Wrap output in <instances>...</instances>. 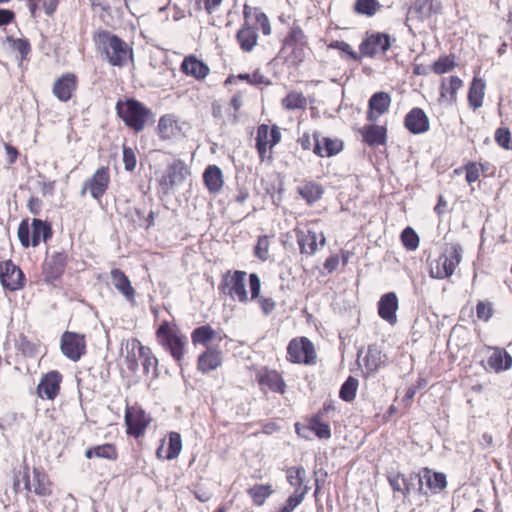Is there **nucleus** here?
I'll list each match as a JSON object with an SVG mask.
<instances>
[{
  "label": "nucleus",
  "mask_w": 512,
  "mask_h": 512,
  "mask_svg": "<svg viewBox=\"0 0 512 512\" xmlns=\"http://www.w3.org/2000/svg\"><path fill=\"white\" fill-rule=\"evenodd\" d=\"M92 40L111 66L124 67L133 61V48L116 34L99 29L93 33Z\"/></svg>",
  "instance_id": "obj_1"
},
{
  "label": "nucleus",
  "mask_w": 512,
  "mask_h": 512,
  "mask_svg": "<svg viewBox=\"0 0 512 512\" xmlns=\"http://www.w3.org/2000/svg\"><path fill=\"white\" fill-rule=\"evenodd\" d=\"M115 109L125 126L136 133L143 131L154 116L150 108L135 98L119 99Z\"/></svg>",
  "instance_id": "obj_2"
},
{
  "label": "nucleus",
  "mask_w": 512,
  "mask_h": 512,
  "mask_svg": "<svg viewBox=\"0 0 512 512\" xmlns=\"http://www.w3.org/2000/svg\"><path fill=\"white\" fill-rule=\"evenodd\" d=\"M155 336L158 344L181 366L186 354L188 340L178 326L165 320L157 328Z\"/></svg>",
  "instance_id": "obj_3"
},
{
  "label": "nucleus",
  "mask_w": 512,
  "mask_h": 512,
  "mask_svg": "<svg viewBox=\"0 0 512 512\" xmlns=\"http://www.w3.org/2000/svg\"><path fill=\"white\" fill-rule=\"evenodd\" d=\"M17 236L22 247H37L41 241L46 243L52 238L53 230L47 221L34 218L30 224L28 219H23L18 226Z\"/></svg>",
  "instance_id": "obj_4"
},
{
  "label": "nucleus",
  "mask_w": 512,
  "mask_h": 512,
  "mask_svg": "<svg viewBox=\"0 0 512 512\" xmlns=\"http://www.w3.org/2000/svg\"><path fill=\"white\" fill-rule=\"evenodd\" d=\"M127 347H130V350H128L126 355V362L129 370L133 372L137 370V358H139L144 374L149 375L151 373L153 377H158L159 362L150 347L143 345L137 338L131 339Z\"/></svg>",
  "instance_id": "obj_5"
},
{
  "label": "nucleus",
  "mask_w": 512,
  "mask_h": 512,
  "mask_svg": "<svg viewBox=\"0 0 512 512\" xmlns=\"http://www.w3.org/2000/svg\"><path fill=\"white\" fill-rule=\"evenodd\" d=\"M246 275L244 271H226L218 285L220 297L247 303L249 301V292L246 288Z\"/></svg>",
  "instance_id": "obj_6"
},
{
  "label": "nucleus",
  "mask_w": 512,
  "mask_h": 512,
  "mask_svg": "<svg viewBox=\"0 0 512 512\" xmlns=\"http://www.w3.org/2000/svg\"><path fill=\"white\" fill-rule=\"evenodd\" d=\"M153 422V417L140 404L125 405L124 425L128 437L136 440L145 437L146 432Z\"/></svg>",
  "instance_id": "obj_7"
},
{
  "label": "nucleus",
  "mask_w": 512,
  "mask_h": 512,
  "mask_svg": "<svg viewBox=\"0 0 512 512\" xmlns=\"http://www.w3.org/2000/svg\"><path fill=\"white\" fill-rule=\"evenodd\" d=\"M24 489L45 502L54 495L55 483L42 467H34L32 474L26 467L23 475Z\"/></svg>",
  "instance_id": "obj_8"
},
{
  "label": "nucleus",
  "mask_w": 512,
  "mask_h": 512,
  "mask_svg": "<svg viewBox=\"0 0 512 512\" xmlns=\"http://www.w3.org/2000/svg\"><path fill=\"white\" fill-rule=\"evenodd\" d=\"M307 46L308 41L304 31L294 23L283 41L281 53L287 62L292 65H299L306 57Z\"/></svg>",
  "instance_id": "obj_9"
},
{
  "label": "nucleus",
  "mask_w": 512,
  "mask_h": 512,
  "mask_svg": "<svg viewBox=\"0 0 512 512\" xmlns=\"http://www.w3.org/2000/svg\"><path fill=\"white\" fill-rule=\"evenodd\" d=\"M462 247L460 244H452L445 253L441 254L431 265L430 276L436 279L449 278L462 259Z\"/></svg>",
  "instance_id": "obj_10"
},
{
  "label": "nucleus",
  "mask_w": 512,
  "mask_h": 512,
  "mask_svg": "<svg viewBox=\"0 0 512 512\" xmlns=\"http://www.w3.org/2000/svg\"><path fill=\"white\" fill-rule=\"evenodd\" d=\"M110 183V168L108 166H100L83 182L81 195L84 196L86 193H89L93 199L101 201L107 193Z\"/></svg>",
  "instance_id": "obj_11"
},
{
  "label": "nucleus",
  "mask_w": 512,
  "mask_h": 512,
  "mask_svg": "<svg viewBox=\"0 0 512 512\" xmlns=\"http://www.w3.org/2000/svg\"><path fill=\"white\" fill-rule=\"evenodd\" d=\"M190 171L184 161L177 159L169 164L165 172L158 179V185L164 195L170 194L172 189L184 183Z\"/></svg>",
  "instance_id": "obj_12"
},
{
  "label": "nucleus",
  "mask_w": 512,
  "mask_h": 512,
  "mask_svg": "<svg viewBox=\"0 0 512 512\" xmlns=\"http://www.w3.org/2000/svg\"><path fill=\"white\" fill-rule=\"evenodd\" d=\"M62 354L73 362L79 361L87 352L86 335L73 331H65L60 338Z\"/></svg>",
  "instance_id": "obj_13"
},
{
  "label": "nucleus",
  "mask_w": 512,
  "mask_h": 512,
  "mask_svg": "<svg viewBox=\"0 0 512 512\" xmlns=\"http://www.w3.org/2000/svg\"><path fill=\"white\" fill-rule=\"evenodd\" d=\"M287 359L292 363L315 364L316 353L312 342L306 337L291 340L287 347Z\"/></svg>",
  "instance_id": "obj_14"
},
{
  "label": "nucleus",
  "mask_w": 512,
  "mask_h": 512,
  "mask_svg": "<svg viewBox=\"0 0 512 512\" xmlns=\"http://www.w3.org/2000/svg\"><path fill=\"white\" fill-rule=\"evenodd\" d=\"M63 378L58 370L44 373L36 387L37 396L42 400H55L60 395Z\"/></svg>",
  "instance_id": "obj_15"
},
{
  "label": "nucleus",
  "mask_w": 512,
  "mask_h": 512,
  "mask_svg": "<svg viewBox=\"0 0 512 512\" xmlns=\"http://www.w3.org/2000/svg\"><path fill=\"white\" fill-rule=\"evenodd\" d=\"M68 264V254L65 251L53 252L47 255L42 265V275L45 282L54 283L63 276Z\"/></svg>",
  "instance_id": "obj_16"
},
{
  "label": "nucleus",
  "mask_w": 512,
  "mask_h": 512,
  "mask_svg": "<svg viewBox=\"0 0 512 512\" xmlns=\"http://www.w3.org/2000/svg\"><path fill=\"white\" fill-rule=\"evenodd\" d=\"M0 282L10 291H16L24 286L25 276L22 270L12 260L0 262Z\"/></svg>",
  "instance_id": "obj_17"
},
{
  "label": "nucleus",
  "mask_w": 512,
  "mask_h": 512,
  "mask_svg": "<svg viewBox=\"0 0 512 512\" xmlns=\"http://www.w3.org/2000/svg\"><path fill=\"white\" fill-rule=\"evenodd\" d=\"M391 47V37L386 33L375 32L361 42L359 50L361 55L373 57L377 53L385 54Z\"/></svg>",
  "instance_id": "obj_18"
},
{
  "label": "nucleus",
  "mask_w": 512,
  "mask_h": 512,
  "mask_svg": "<svg viewBox=\"0 0 512 512\" xmlns=\"http://www.w3.org/2000/svg\"><path fill=\"white\" fill-rule=\"evenodd\" d=\"M78 88V77L73 72L63 73L52 87L53 95L61 102H68Z\"/></svg>",
  "instance_id": "obj_19"
},
{
  "label": "nucleus",
  "mask_w": 512,
  "mask_h": 512,
  "mask_svg": "<svg viewBox=\"0 0 512 512\" xmlns=\"http://www.w3.org/2000/svg\"><path fill=\"white\" fill-rule=\"evenodd\" d=\"M225 337L226 335L221 329L216 330L209 324L196 327L191 332L192 344L195 347L203 346L205 349H207V347H213L212 344L214 342H222Z\"/></svg>",
  "instance_id": "obj_20"
},
{
  "label": "nucleus",
  "mask_w": 512,
  "mask_h": 512,
  "mask_svg": "<svg viewBox=\"0 0 512 512\" xmlns=\"http://www.w3.org/2000/svg\"><path fill=\"white\" fill-rule=\"evenodd\" d=\"M243 15L245 23L237 32L236 39L243 51L250 52L256 45V28L249 22L252 15V7L244 5Z\"/></svg>",
  "instance_id": "obj_21"
},
{
  "label": "nucleus",
  "mask_w": 512,
  "mask_h": 512,
  "mask_svg": "<svg viewBox=\"0 0 512 512\" xmlns=\"http://www.w3.org/2000/svg\"><path fill=\"white\" fill-rule=\"evenodd\" d=\"M223 363V352L219 347H207L202 351L196 361L197 370L202 374H208L218 369Z\"/></svg>",
  "instance_id": "obj_22"
},
{
  "label": "nucleus",
  "mask_w": 512,
  "mask_h": 512,
  "mask_svg": "<svg viewBox=\"0 0 512 512\" xmlns=\"http://www.w3.org/2000/svg\"><path fill=\"white\" fill-rule=\"evenodd\" d=\"M180 71L187 77L202 81L209 75L210 68L196 55L189 54L183 58L180 64Z\"/></svg>",
  "instance_id": "obj_23"
},
{
  "label": "nucleus",
  "mask_w": 512,
  "mask_h": 512,
  "mask_svg": "<svg viewBox=\"0 0 512 512\" xmlns=\"http://www.w3.org/2000/svg\"><path fill=\"white\" fill-rule=\"evenodd\" d=\"M281 140V132L277 125L269 127L266 124L258 126V155L264 159L267 146L273 148Z\"/></svg>",
  "instance_id": "obj_24"
},
{
  "label": "nucleus",
  "mask_w": 512,
  "mask_h": 512,
  "mask_svg": "<svg viewBox=\"0 0 512 512\" xmlns=\"http://www.w3.org/2000/svg\"><path fill=\"white\" fill-rule=\"evenodd\" d=\"M313 152L319 157H332L343 149V142L322 136L320 133L313 134Z\"/></svg>",
  "instance_id": "obj_25"
},
{
  "label": "nucleus",
  "mask_w": 512,
  "mask_h": 512,
  "mask_svg": "<svg viewBox=\"0 0 512 512\" xmlns=\"http://www.w3.org/2000/svg\"><path fill=\"white\" fill-rule=\"evenodd\" d=\"M258 384L264 391L268 389L274 393L284 394L286 390V384L281 374L267 368L258 371Z\"/></svg>",
  "instance_id": "obj_26"
},
{
  "label": "nucleus",
  "mask_w": 512,
  "mask_h": 512,
  "mask_svg": "<svg viewBox=\"0 0 512 512\" xmlns=\"http://www.w3.org/2000/svg\"><path fill=\"white\" fill-rule=\"evenodd\" d=\"M406 129L412 134H422L429 130V118L423 109L415 107L411 109L404 119Z\"/></svg>",
  "instance_id": "obj_27"
},
{
  "label": "nucleus",
  "mask_w": 512,
  "mask_h": 512,
  "mask_svg": "<svg viewBox=\"0 0 512 512\" xmlns=\"http://www.w3.org/2000/svg\"><path fill=\"white\" fill-rule=\"evenodd\" d=\"M110 277L114 288L122 294L128 302L134 303L136 291L129 277L119 268H113L110 271Z\"/></svg>",
  "instance_id": "obj_28"
},
{
  "label": "nucleus",
  "mask_w": 512,
  "mask_h": 512,
  "mask_svg": "<svg viewBox=\"0 0 512 512\" xmlns=\"http://www.w3.org/2000/svg\"><path fill=\"white\" fill-rule=\"evenodd\" d=\"M391 104V97L386 92L374 93L368 102L367 119L370 122H375L379 116L386 113Z\"/></svg>",
  "instance_id": "obj_29"
},
{
  "label": "nucleus",
  "mask_w": 512,
  "mask_h": 512,
  "mask_svg": "<svg viewBox=\"0 0 512 512\" xmlns=\"http://www.w3.org/2000/svg\"><path fill=\"white\" fill-rule=\"evenodd\" d=\"M440 9L441 5L436 0H414L409 8L408 15L417 18L419 21H424L439 13Z\"/></svg>",
  "instance_id": "obj_30"
},
{
  "label": "nucleus",
  "mask_w": 512,
  "mask_h": 512,
  "mask_svg": "<svg viewBox=\"0 0 512 512\" xmlns=\"http://www.w3.org/2000/svg\"><path fill=\"white\" fill-rule=\"evenodd\" d=\"M398 309V298L394 292H388L381 296L378 302L379 316L390 324L397 321L396 311Z\"/></svg>",
  "instance_id": "obj_31"
},
{
  "label": "nucleus",
  "mask_w": 512,
  "mask_h": 512,
  "mask_svg": "<svg viewBox=\"0 0 512 512\" xmlns=\"http://www.w3.org/2000/svg\"><path fill=\"white\" fill-rule=\"evenodd\" d=\"M203 183L210 194H218L224 185L222 170L217 165H208L203 172Z\"/></svg>",
  "instance_id": "obj_32"
},
{
  "label": "nucleus",
  "mask_w": 512,
  "mask_h": 512,
  "mask_svg": "<svg viewBox=\"0 0 512 512\" xmlns=\"http://www.w3.org/2000/svg\"><path fill=\"white\" fill-rule=\"evenodd\" d=\"M182 450V438L178 432L168 434V447L164 453V441L156 450V457L160 460H174Z\"/></svg>",
  "instance_id": "obj_33"
},
{
  "label": "nucleus",
  "mask_w": 512,
  "mask_h": 512,
  "mask_svg": "<svg viewBox=\"0 0 512 512\" xmlns=\"http://www.w3.org/2000/svg\"><path fill=\"white\" fill-rule=\"evenodd\" d=\"M179 132L180 127L175 115L165 114L160 117L157 126V134L161 140H171L175 138Z\"/></svg>",
  "instance_id": "obj_34"
},
{
  "label": "nucleus",
  "mask_w": 512,
  "mask_h": 512,
  "mask_svg": "<svg viewBox=\"0 0 512 512\" xmlns=\"http://www.w3.org/2000/svg\"><path fill=\"white\" fill-rule=\"evenodd\" d=\"M87 459L101 458L109 461H116L119 457L118 449L114 443H104L88 448L85 451Z\"/></svg>",
  "instance_id": "obj_35"
},
{
  "label": "nucleus",
  "mask_w": 512,
  "mask_h": 512,
  "mask_svg": "<svg viewBox=\"0 0 512 512\" xmlns=\"http://www.w3.org/2000/svg\"><path fill=\"white\" fill-rule=\"evenodd\" d=\"M363 140L369 145V146H378L383 145L386 142V128L379 125H365L360 130Z\"/></svg>",
  "instance_id": "obj_36"
},
{
  "label": "nucleus",
  "mask_w": 512,
  "mask_h": 512,
  "mask_svg": "<svg viewBox=\"0 0 512 512\" xmlns=\"http://www.w3.org/2000/svg\"><path fill=\"white\" fill-rule=\"evenodd\" d=\"M423 485L433 493L444 490L447 486L446 475L441 472H433L429 468L422 469Z\"/></svg>",
  "instance_id": "obj_37"
},
{
  "label": "nucleus",
  "mask_w": 512,
  "mask_h": 512,
  "mask_svg": "<svg viewBox=\"0 0 512 512\" xmlns=\"http://www.w3.org/2000/svg\"><path fill=\"white\" fill-rule=\"evenodd\" d=\"M297 192L306 201V203L311 206L322 198L324 188L319 183L307 181L297 188Z\"/></svg>",
  "instance_id": "obj_38"
},
{
  "label": "nucleus",
  "mask_w": 512,
  "mask_h": 512,
  "mask_svg": "<svg viewBox=\"0 0 512 512\" xmlns=\"http://www.w3.org/2000/svg\"><path fill=\"white\" fill-rule=\"evenodd\" d=\"M401 481L405 498L413 491L421 495H427V491L423 487L422 471L419 473L412 472L408 475L402 474Z\"/></svg>",
  "instance_id": "obj_39"
},
{
  "label": "nucleus",
  "mask_w": 512,
  "mask_h": 512,
  "mask_svg": "<svg viewBox=\"0 0 512 512\" xmlns=\"http://www.w3.org/2000/svg\"><path fill=\"white\" fill-rule=\"evenodd\" d=\"M487 363L496 372L508 370L512 366V356L504 349L495 348Z\"/></svg>",
  "instance_id": "obj_40"
},
{
  "label": "nucleus",
  "mask_w": 512,
  "mask_h": 512,
  "mask_svg": "<svg viewBox=\"0 0 512 512\" xmlns=\"http://www.w3.org/2000/svg\"><path fill=\"white\" fill-rule=\"evenodd\" d=\"M318 235L314 231H298L297 242L302 254L313 255L317 251Z\"/></svg>",
  "instance_id": "obj_41"
},
{
  "label": "nucleus",
  "mask_w": 512,
  "mask_h": 512,
  "mask_svg": "<svg viewBox=\"0 0 512 512\" xmlns=\"http://www.w3.org/2000/svg\"><path fill=\"white\" fill-rule=\"evenodd\" d=\"M41 341L31 340L25 334H20L16 341L17 350L25 357L34 358L40 352Z\"/></svg>",
  "instance_id": "obj_42"
},
{
  "label": "nucleus",
  "mask_w": 512,
  "mask_h": 512,
  "mask_svg": "<svg viewBox=\"0 0 512 512\" xmlns=\"http://www.w3.org/2000/svg\"><path fill=\"white\" fill-rule=\"evenodd\" d=\"M306 470L302 466L290 467L287 469V481L295 488L294 491H303L305 495L309 492L310 487L305 483Z\"/></svg>",
  "instance_id": "obj_43"
},
{
  "label": "nucleus",
  "mask_w": 512,
  "mask_h": 512,
  "mask_svg": "<svg viewBox=\"0 0 512 512\" xmlns=\"http://www.w3.org/2000/svg\"><path fill=\"white\" fill-rule=\"evenodd\" d=\"M485 82L475 78L468 92L469 105L475 110L482 106L484 98Z\"/></svg>",
  "instance_id": "obj_44"
},
{
  "label": "nucleus",
  "mask_w": 512,
  "mask_h": 512,
  "mask_svg": "<svg viewBox=\"0 0 512 512\" xmlns=\"http://www.w3.org/2000/svg\"><path fill=\"white\" fill-rule=\"evenodd\" d=\"M308 429L320 439H329L331 437V429L328 423L322 421V412H318L311 417Z\"/></svg>",
  "instance_id": "obj_45"
},
{
  "label": "nucleus",
  "mask_w": 512,
  "mask_h": 512,
  "mask_svg": "<svg viewBox=\"0 0 512 512\" xmlns=\"http://www.w3.org/2000/svg\"><path fill=\"white\" fill-rule=\"evenodd\" d=\"M383 355L376 346H369L363 358L364 366L369 373L378 370L383 363Z\"/></svg>",
  "instance_id": "obj_46"
},
{
  "label": "nucleus",
  "mask_w": 512,
  "mask_h": 512,
  "mask_svg": "<svg viewBox=\"0 0 512 512\" xmlns=\"http://www.w3.org/2000/svg\"><path fill=\"white\" fill-rule=\"evenodd\" d=\"M7 42L10 44V47L20 55V62L29 60L32 48L28 39L7 36Z\"/></svg>",
  "instance_id": "obj_47"
},
{
  "label": "nucleus",
  "mask_w": 512,
  "mask_h": 512,
  "mask_svg": "<svg viewBox=\"0 0 512 512\" xmlns=\"http://www.w3.org/2000/svg\"><path fill=\"white\" fill-rule=\"evenodd\" d=\"M359 385L358 379L349 376L346 381L341 385L339 397L345 402H351L356 397L357 388Z\"/></svg>",
  "instance_id": "obj_48"
},
{
  "label": "nucleus",
  "mask_w": 512,
  "mask_h": 512,
  "mask_svg": "<svg viewBox=\"0 0 512 512\" xmlns=\"http://www.w3.org/2000/svg\"><path fill=\"white\" fill-rule=\"evenodd\" d=\"M381 7L377 0H356L354 3V11L359 15L372 17Z\"/></svg>",
  "instance_id": "obj_49"
},
{
  "label": "nucleus",
  "mask_w": 512,
  "mask_h": 512,
  "mask_svg": "<svg viewBox=\"0 0 512 512\" xmlns=\"http://www.w3.org/2000/svg\"><path fill=\"white\" fill-rule=\"evenodd\" d=\"M306 98L302 93L291 92L283 100L282 105L288 110L301 109L306 106Z\"/></svg>",
  "instance_id": "obj_50"
},
{
  "label": "nucleus",
  "mask_w": 512,
  "mask_h": 512,
  "mask_svg": "<svg viewBox=\"0 0 512 512\" xmlns=\"http://www.w3.org/2000/svg\"><path fill=\"white\" fill-rule=\"evenodd\" d=\"M401 241L403 243V246L409 251H414L419 246V236L411 227H406L402 231Z\"/></svg>",
  "instance_id": "obj_51"
},
{
  "label": "nucleus",
  "mask_w": 512,
  "mask_h": 512,
  "mask_svg": "<svg viewBox=\"0 0 512 512\" xmlns=\"http://www.w3.org/2000/svg\"><path fill=\"white\" fill-rule=\"evenodd\" d=\"M223 0H195V9L212 15L220 11Z\"/></svg>",
  "instance_id": "obj_52"
},
{
  "label": "nucleus",
  "mask_w": 512,
  "mask_h": 512,
  "mask_svg": "<svg viewBox=\"0 0 512 512\" xmlns=\"http://www.w3.org/2000/svg\"><path fill=\"white\" fill-rule=\"evenodd\" d=\"M463 82L462 80L457 76H451L449 77L448 84L445 82L442 83L441 89V96H445V92L450 94L451 100H455L457 91L462 87Z\"/></svg>",
  "instance_id": "obj_53"
},
{
  "label": "nucleus",
  "mask_w": 512,
  "mask_h": 512,
  "mask_svg": "<svg viewBox=\"0 0 512 512\" xmlns=\"http://www.w3.org/2000/svg\"><path fill=\"white\" fill-rule=\"evenodd\" d=\"M496 143L503 149H511V132L507 127H499L494 135Z\"/></svg>",
  "instance_id": "obj_54"
},
{
  "label": "nucleus",
  "mask_w": 512,
  "mask_h": 512,
  "mask_svg": "<svg viewBox=\"0 0 512 512\" xmlns=\"http://www.w3.org/2000/svg\"><path fill=\"white\" fill-rule=\"evenodd\" d=\"M493 304L489 301H479L476 305V314L479 320L487 322L493 316Z\"/></svg>",
  "instance_id": "obj_55"
},
{
  "label": "nucleus",
  "mask_w": 512,
  "mask_h": 512,
  "mask_svg": "<svg viewBox=\"0 0 512 512\" xmlns=\"http://www.w3.org/2000/svg\"><path fill=\"white\" fill-rule=\"evenodd\" d=\"M123 163L124 168L128 172H133L137 165V157L134 149L123 146Z\"/></svg>",
  "instance_id": "obj_56"
},
{
  "label": "nucleus",
  "mask_w": 512,
  "mask_h": 512,
  "mask_svg": "<svg viewBox=\"0 0 512 512\" xmlns=\"http://www.w3.org/2000/svg\"><path fill=\"white\" fill-rule=\"evenodd\" d=\"M455 66V62L453 58H450L448 56L441 57L433 64V71L436 74H444L449 71H451Z\"/></svg>",
  "instance_id": "obj_57"
},
{
  "label": "nucleus",
  "mask_w": 512,
  "mask_h": 512,
  "mask_svg": "<svg viewBox=\"0 0 512 512\" xmlns=\"http://www.w3.org/2000/svg\"><path fill=\"white\" fill-rule=\"evenodd\" d=\"M239 80H243V81H246L248 84L250 85H256V72L252 73V74H249V73H244V74H238V75H234V74H230L224 81V86L225 87H228L230 85H234V84H237V82Z\"/></svg>",
  "instance_id": "obj_58"
},
{
  "label": "nucleus",
  "mask_w": 512,
  "mask_h": 512,
  "mask_svg": "<svg viewBox=\"0 0 512 512\" xmlns=\"http://www.w3.org/2000/svg\"><path fill=\"white\" fill-rule=\"evenodd\" d=\"M329 48L340 50L341 52L345 53L351 60L359 61L360 56L352 49L350 44H348L345 41H332L329 44Z\"/></svg>",
  "instance_id": "obj_59"
},
{
  "label": "nucleus",
  "mask_w": 512,
  "mask_h": 512,
  "mask_svg": "<svg viewBox=\"0 0 512 512\" xmlns=\"http://www.w3.org/2000/svg\"><path fill=\"white\" fill-rule=\"evenodd\" d=\"M242 104V94L241 92H238L230 100V107L233 109V113L230 114L228 118L230 123H236L239 120V110Z\"/></svg>",
  "instance_id": "obj_60"
},
{
  "label": "nucleus",
  "mask_w": 512,
  "mask_h": 512,
  "mask_svg": "<svg viewBox=\"0 0 512 512\" xmlns=\"http://www.w3.org/2000/svg\"><path fill=\"white\" fill-rule=\"evenodd\" d=\"M465 171H466V181L471 184L478 180L480 176V170L476 163L469 162L467 165H465Z\"/></svg>",
  "instance_id": "obj_61"
},
{
  "label": "nucleus",
  "mask_w": 512,
  "mask_h": 512,
  "mask_svg": "<svg viewBox=\"0 0 512 512\" xmlns=\"http://www.w3.org/2000/svg\"><path fill=\"white\" fill-rule=\"evenodd\" d=\"M268 247L269 241L266 236L258 237V259L267 260L268 259Z\"/></svg>",
  "instance_id": "obj_62"
},
{
  "label": "nucleus",
  "mask_w": 512,
  "mask_h": 512,
  "mask_svg": "<svg viewBox=\"0 0 512 512\" xmlns=\"http://www.w3.org/2000/svg\"><path fill=\"white\" fill-rule=\"evenodd\" d=\"M59 5V0H43L42 1V8L45 12V14L49 17H52Z\"/></svg>",
  "instance_id": "obj_63"
},
{
  "label": "nucleus",
  "mask_w": 512,
  "mask_h": 512,
  "mask_svg": "<svg viewBox=\"0 0 512 512\" xmlns=\"http://www.w3.org/2000/svg\"><path fill=\"white\" fill-rule=\"evenodd\" d=\"M258 26L264 35L271 34L270 21L264 13H258Z\"/></svg>",
  "instance_id": "obj_64"
}]
</instances>
